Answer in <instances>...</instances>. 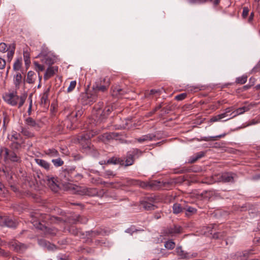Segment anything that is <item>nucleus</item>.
<instances>
[{"label": "nucleus", "mask_w": 260, "mask_h": 260, "mask_svg": "<svg viewBox=\"0 0 260 260\" xmlns=\"http://www.w3.org/2000/svg\"><path fill=\"white\" fill-rule=\"evenodd\" d=\"M31 218L30 221L34 226L42 231L45 235L54 236L57 233V230L56 229L49 228L45 224H42V222L45 223L50 222L52 223L56 221H60V217L51 216L47 214L41 213L38 212H35L31 213Z\"/></svg>", "instance_id": "f257e3e1"}, {"label": "nucleus", "mask_w": 260, "mask_h": 260, "mask_svg": "<svg viewBox=\"0 0 260 260\" xmlns=\"http://www.w3.org/2000/svg\"><path fill=\"white\" fill-rule=\"evenodd\" d=\"M26 98V93H23L19 96L17 95L16 91L5 92L3 95V99L7 104L12 106L18 105V108H20L23 105Z\"/></svg>", "instance_id": "f03ea898"}, {"label": "nucleus", "mask_w": 260, "mask_h": 260, "mask_svg": "<svg viewBox=\"0 0 260 260\" xmlns=\"http://www.w3.org/2000/svg\"><path fill=\"white\" fill-rule=\"evenodd\" d=\"M59 177L65 189H75L74 185L69 182L73 181L75 178V168L63 169L59 174Z\"/></svg>", "instance_id": "7ed1b4c3"}, {"label": "nucleus", "mask_w": 260, "mask_h": 260, "mask_svg": "<svg viewBox=\"0 0 260 260\" xmlns=\"http://www.w3.org/2000/svg\"><path fill=\"white\" fill-rule=\"evenodd\" d=\"M100 96V93L92 87L91 90L81 93L79 101L82 105H91L98 100Z\"/></svg>", "instance_id": "20e7f679"}, {"label": "nucleus", "mask_w": 260, "mask_h": 260, "mask_svg": "<svg viewBox=\"0 0 260 260\" xmlns=\"http://www.w3.org/2000/svg\"><path fill=\"white\" fill-rule=\"evenodd\" d=\"M101 104L100 103L98 104L99 107L96 108L97 110L95 111V113H94L95 120L99 122L104 121L113 110V106L111 105H107L104 109H102L100 107Z\"/></svg>", "instance_id": "39448f33"}, {"label": "nucleus", "mask_w": 260, "mask_h": 260, "mask_svg": "<svg viewBox=\"0 0 260 260\" xmlns=\"http://www.w3.org/2000/svg\"><path fill=\"white\" fill-rule=\"evenodd\" d=\"M237 178V175L230 172H224L221 174H218L212 177V180L206 182L208 184H212L216 181L222 182L224 183H234L235 179Z\"/></svg>", "instance_id": "423d86ee"}, {"label": "nucleus", "mask_w": 260, "mask_h": 260, "mask_svg": "<svg viewBox=\"0 0 260 260\" xmlns=\"http://www.w3.org/2000/svg\"><path fill=\"white\" fill-rule=\"evenodd\" d=\"M0 155L4 157L5 161L10 160L13 162L18 163L21 161V157L17 155L14 151L10 150L6 147L1 148Z\"/></svg>", "instance_id": "0eeeda50"}, {"label": "nucleus", "mask_w": 260, "mask_h": 260, "mask_svg": "<svg viewBox=\"0 0 260 260\" xmlns=\"http://www.w3.org/2000/svg\"><path fill=\"white\" fill-rule=\"evenodd\" d=\"M110 84V81L108 77H102L95 82L92 87L100 93V92H106L108 90Z\"/></svg>", "instance_id": "6e6552de"}, {"label": "nucleus", "mask_w": 260, "mask_h": 260, "mask_svg": "<svg viewBox=\"0 0 260 260\" xmlns=\"http://www.w3.org/2000/svg\"><path fill=\"white\" fill-rule=\"evenodd\" d=\"M183 232V229L178 224L164 228L160 233L161 236L173 237L181 234Z\"/></svg>", "instance_id": "1a4fd4ad"}, {"label": "nucleus", "mask_w": 260, "mask_h": 260, "mask_svg": "<svg viewBox=\"0 0 260 260\" xmlns=\"http://www.w3.org/2000/svg\"><path fill=\"white\" fill-rule=\"evenodd\" d=\"M143 151L138 148H133L126 153L125 164V167L129 166L134 164L135 159L139 158L143 154Z\"/></svg>", "instance_id": "9d476101"}, {"label": "nucleus", "mask_w": 260, "mask_h": 260, "mask_svg": "<svg viewBox=\"0 0 260 260\" xmlns=\"http://www.w3.org/2000/svg\"><path fill=\"white\" fill-rule=\"evenodd\" d=\"M93 135L90 132H87L81 134L78 137V140L82 148L85 149H91V144L90 141V138Z\"/></svg>", "instance_id": "9b49d317"}, {"label": "nucleus", "mask_w": 260, "mask_h": 260, "mask_svg": "<svg viewBox=\"0 0 260 260\" xmlns=\"http://www.w3.org/2000/svg\"><path fill=\"white\" fill-rule=\"evenodd\" d=\"M10 248L17 252L23 253L28 247L23 243H22L16 240H13L9 243Z\"/></svg>", "instance_id": "f8f14e48"}, {"label": "nucleus", "mask_w": 260, "mask_h": 260, "mask_svg": "<svg viewBox=\"0 0 260 260\" xmlns=\"http://www.w3.org/2000/svg\"><path fill=\"white\" fill-rule=\"evenodd\" d=\"M46 183L49 187L54 192H57L59 189L57 178L53 176H46Z\"/></svg>", "instance_id": "ddd939ff"}, {"label": "nucleus", "mask_w": 260, "mask_h": 260, "mask_svg": "<svg viewBox=\"0 0 260 260\" xmlns=\"http://www.w3.org/2000/svg\"><path fill=\"white\" fill-rule=\"evenodd\" d=\"M38 57H40L42 63H45L49 66H51L54 63V57L49 54H46L43 51H42L38 56Z\"/></svg>", "instance_id": "4468645a"}, {"label": "nucleus", "mask_w": 260, "mask_h": 260, "mask_svg": "<svg viewBox=\"0 0 260 260\" xmlns=\"http://www.w3.org/2000/svg\"><path fill=\"white\" fill-rule=\"evenodd\" d=\"M24 123L26 126L36 131H39L41 128L40 123L30 116L24 119Z\"/></svg>", "instance_id": "2eb2a0df"}, {"label": "nucleus", "mask_w": 260, "mask_h": 260, "mask_svg": "<svg viewBox=\"0 0 260 260\" xmlns=\"http://www.w3.org/2000/svg\"><path fill=\"white\" fill-rule=\"evenodd\" d=\"M152 201H149V199L142 201L140 203V206L146 211L154 210L157 208V206L153 203H151Z\"/></svg>", "instance_id": "dca6fc26"}, {"label": "nucleus", "mask_w": 260, "mask_h": 260, "mask_svg": "<svg viewBox=\"0 0 260 260\" xmlns=\"http://www.w3.org/2000/svg\"><path fill=\"white\" fill-rule=\"evenodd\" d=\"M88 220V219L86 217L79 215L73 216L69 219L70 223L72 224H76L77 223L85 224L87 222Z\"/></svg>", "instance_id": "f3484780"}, {"label": "nucleus", "mask_w": 260, "mask_h": 260, "mask_svg": "<svg viewBox=\"0 0 260 260\" xmlns=\"http://www.w3.org/2000/svg\"><path fill=\"white\" fill-rule=\"evenodd\" d=\"M176 252L178 255L181 256L182 258L189 259L192 257H195L197 255L196 253L191 254L184 251L181 247H177L176 248Z\"/></svg>", "instance_id": "a211bd4d"}, {"label": "nucleus", "mask_w": 260, "mask_h": 260, "mask_svg": "<svg viewBox=\"0 0 260 260\" xmlns=\"http://www.w3.org/2000/svg\"><path fill=\"white\" fill-rule=\"evenodd\" d=\"M69 232L73 235L75 236L78 237L80 238H84V234L80 229H78L74 225H71L69 227L68 229Z\"/></svg>", "instance_id": "6ab92c4d"}, {"label": "nucleus", "mask_w": 260, "mask_h": 260, "mask_svg": "<svg viewBox=\"0 0 260 260\" xmlns=\"http://www.w3.org/2000/svg\"><path fill=\"white\" fill-rule=\"evenodd\" d=\"M58 72L57 66H49L46 70L44 76L45 80H48L52 77L56 73Z\"/></svg>", "instance_id": "aec40b11"}, {"label": "nucleus", "mask_w": 260, "mask_h": 260, "mask_svg": "<svg viewBox=\"0 0 260 260\" xmlns=\"http://www.w3.org/2000/svg\"><path fill=\"white\" fill-rule=\"evenodd\" d=\"M10 142H22L24 143V141L20 133L16 131H12L11 135L8 137Z\"/></svg>", "instance_id": "412c9836"}, {"label": "nucleus", "mask_w": 260, "mask_h": 260, "mask_svg": "<svg viewBox=\"0 0 260 260\" xmlns=\"http://www.w3.org/2000/svg\"><path fill=\"white\" fill-rule=\"evenodd\" d=\"M166 183L157 180H152L148 182L149 187L153 189H159L165 187Z\"/></svg>", "instance_id": "4be33fe9"}, {"label": "nucleus", "mask_w": 260, "mask_h": 260, "mask_svg": "<svg viewBox=\"0 0 260 260\" xmlns=\"http://www.w3.org/2000/svg\"><path fill=\"white\" fill-rule=\"evenodd\" d=\"M83 113V110L81 109L71 113L69 118L72 123H75L77 122L78 119L80 117Z\"/></svg>", "instance_id": "5701e85b"}, {"label": "nucleus", "mask_w": 260, "mask_h": 260, "mask_svg": "<svg viewBox=\"0 0 260 260\" xmlns=\"http://www.w3.org/2000/svg\"><path fill=\"white\" fill-rule=\"evenodd\" d=\"M20 134L26 138H31L35 137V134L30 128L27 126H21L20 131Z\"/></svg>", "instance_id": "b1692460"}, {"label": "nucleus", "mask_w": 260, "mask_h": 260, "mask_svg": "<svg viewBox=\"0 0 260 260\" xmlns=\"http://www.w3.org/2000/svg\"><path fill=\"white\" fill-rule=\"evenodd\" d=\"M50 91V88H47L43 93L41 99L40 104L41 106L45 107L49 106V102L48 100V96Z\"/></svg>", "instance_id": "393cba45"}, {"label": "nucleus", "mask_w": 260, "mask_h": 260, "mask_svg": "<svg viewBox=\"0 0 260 260\" xmlns=\"http://www.w3.org/2000/svg\"><path fill=\"white\" fill-rule=\"evenodd\" d=\"M38 243L40 246L46 248L48 250H54L56 249L55 245L50 243L45 240L40 239L38 240Z\"/></svg>", "instance_id": "a878e982"}, {"label": "nucleus", "mask_w": 260, "mask_h": 260, "mask_svg": "<svg viewBox=\"0 0 260 260\" xmlns=\"http://www.w3.org/2000/svg\"><path fill=\"white\" fill-rule=\"evenodd\" d=\"M126 91L118 85L113 86L111 88V94L113 96H118L124 95Z\"/></svg>", "instance_id": "bb28decb"}, {"label": "nucleus", "mask_w": 260, "mask_h": 260, "mask_svg": "<svg viewBox=\"0 0 260 260\" xmlns=\"http://www.w3.org/2000/svg\"><path fill=\"white\" fill-rule=\"evenodd\" d=\"M156 136L153 134H148L146 135L142 136V137L136 139L137 142L142 143L146 141H150L155 140Z\"/></svg>", "instance_id": "cd10ccee"}, {"label": "nucleus", "mask_w": 260, "mask_h": 260, "mask_svg": "<svg viewBox=\"0 0 260 260\" xmlns=\"http://www.w3.org/2000/svg\"><path fill=\"white\" fill-rule=\"evenodd\" d=\"M35 160L36 164L42 168L44 169L46 171H49L50 170L51 165L47 161L40 158H36Z\"/></svg>", "instance_id": "c85d7f7f"}, {"label": "nucleus", "mask_w": 260, "mask_h": 260, "mask_svg": "<svg viewBox=\"0 0 260 260\" xmlns=\"http://www.w3.org/2000/svg\"><path fill=\"white\" fill-rule=\"evenodd\" d=\"M43 153L45 155L50 157H55L59 156L58 151L54 148H49L43 150Z\"/></svg>", "instance_id": "c756f323"}, {"label": "nucleus", "mask_w": 260, "mask_h": 260, "mask_svg": "<svg viewBox=\"0 0 260 260\" xmlns=\"http://www.w3.org/2000/svg\"><path fill=\"white\" fill-rule=\"evenodd\" d=\"M107 163L108 164H112V165L119 164L121 166H123V165H124V160L120 158L113 156L111 158H110L109 159H108L107 160Z\"/></svg>", "instance_id": "7c9ffc66"}, {"label": "nucleus", "mask_w": 260, "mask_h": 260, "mask_svg": "<svg viewBox=\"0 0 260 260\" xmlns=\"http://www.w3.org/2000/svg\"><path fill=\"white\" fill-rule=\"evenodd\" d=\"M101 235H103V233L101 230L90 231L86 232V236L91 238H94Z\"/></svg>", "instance_id": "2f4dec72"}, {"label": "nucleus", "mask_w": 260, "mask_h": 260, "mask_svg": "<svg viewBox=\"0 0 260 260\" xmlns=\"http://www.w3.org/2000/svg\"><path fill=\"white\" fill-rule=\"evenodd\" d=\"M205 152L204 151H200L196 153L194 155L190 157L189 162L190 163H194L198 159L204 156Z\"/></svg>", "instance_id": "473e14b6"}, {"label": "nucleus", "mask_w": 260, "mask_h": 260, "mask_svg": "<svg viewBox=\"0 0 260 260\" xmlns=\"http://www.w3.org/2000/svg\"><path fill=\"white\" fill-rule=\"evenodd\" d=\"M119 136V134L115 132L106 133L103 135V138L107 140L116 139Z\"/></svg>", "instance_id": "72a5a7b5"}, {"label": "nucleus", "mask_w": 260, "mask_h": 260, "mask_svg": "<svg viewBox=\"0 0 260 260\" xmlns=\"http://www.w3.org/2000/svg\"><path fill=\"white\" fill-rule=\"evenodd\" d=\"M22 77L20 73H17L15 76L14 79V84L16 88L18 89L22 82Z\"/></svg>", "instance_id": "f704fd0d"}, {"label": "nucleus", "mask_w": 260, "mask_h": 260, "mask_svg": "<svg viewBox=\"0 0 260 260\" xmlns=\"http://www.w3.org/2000/svg\"><path fill=\"white\" fill-rule=\"evenodd\" d=\"M23 143L22 142H11L9 147L11 149V150L16 151L21 148Z\"/></svg>", "instance_id": "c9c22d12"}, {"label": "nucleus", "mask_w": 260, "mask_h": 260, "mask_svg": "<svg viewBox=\"0 0 260 260\" xmlns=\"http://www.w3.org/2000/svg\"><path fill=\"white\" fill-rule=\"evenodd\" d=\"M184 209V207L179 203H175L173 206V211L174 214H178L182 212Z\"/></svg>", "instance_id": "e433bc0d"}, {"label": "nucleus", "mask_w": 260, "mask_h": 260, "mask_svg": "<svg viewBox=\"0 0 260 260\" xmlns=\"http://www.w3.org/2000/svg\"><path fill=\"white\" fill-rule=\"evenodd\" d=\"M225 135L226 134H223L216 136L204 137L202 138V140L205 141H216L218 139L223 138Z\"/></svg>", "instance_id": "4c0bfd02"}, {"label": "nucleus", "mask_w": 260, "mask_h": 260, "mask_svg": "<svg viewBox=\"0 0 260 260\" xmlns=\"http://www.w3.org/2000/svg\"><path fill=\"white\" fill-rule=\"evenodd\" d=\"M9 47L10 49L8 50V51H7V61L9 62H10L14 54L15 46L14 44H13L12 48H11L10 46Z\"/></svg>", "instance_id": "58836bf2"}, {"label": "nucleus", "mask_w": 260, "mask_h": 260, "mask_svg": "<svg viewBox=\"0 0 260 260\" xmlns=\"http://www.w3.org/2000/svg\"><path fill=\"white\" fill-rule=\"evenodd\" d=\"M22 67V58H18L13 64V70L15 71H18L20 70Z\"/></svg>", "instance_id": "ea45409f"}, {"label": "nucleus", "mask_w": 260, "mask_h": 260, "mask_svg": "<svg viewBox=\"0 0 260 260\" xmlns=\"http://www.w3.org/2000/svg\"><path fill=\"white\" fill-rule=\"evenodd\" d=\"M23 58L26 69H27L30 63V55L28 52L26 51H23Z\"/></svg>", "instance_id": "a19ab883"}, {"label": "nucleus", "mask_w": 260, "mask_h": 260, "mask_svg": "<svg viewBox=\"0 0 260 260\" xmlns=\"http://www.w3.org/2000/svg\"><path fill=\"white\" fill-rule=\"evenodd\" d=\"M184 210L186 211L185 214L187 216H190L192 214L196 213L197 211V210L196 208L190 206L184 207Z\"/></svg>", "instance_id": "79ce46f5"}, {"label": "nucleus", "mask_w": 260, "mask_h": 260, "mask_svg": "<svg viewBox=\"0 0 260 260\" xmlns=\"http://www.w3.org/2000/svg\"><path fill=\"white\" fill-rule=\"evenodd\" d=\"M100 175L105 178H110L111 177H114L115 176V174L112 170H108L102 173Z\"/></svg>", "instance_id": "37998d69"}, {"label": "nucleus", "mask_w": 260, "mask_h": 260, "mask_svg": "<svg viewBox=\"0 0 260 260\" xmlns=\"http://www.w3.org/2000/svg\"><path fill=\"white\" fill-rule=\"evenodd\" d=\"M17 225L16 223L11 218L7 217V220L5 222V226L9 228H15Z\"/></svg>", "instance_id": "c03bdc74"}, {"label": "nucleus", "mask_w": 260, "mask_h": 260, "mask_svg": "<svg viewBox=\"0 0 260 260\" xmlns=\"http://www.w3.org/2000/svg\"><path fill=\"white\" fill-rule=\"evenodd\" d=\"M51 161L55 167H61L64 164V161L59 156L57 158L53 159Z\"/></svg>", "instance_id": "a18cd8bd"}, {"label": "nucleus", "mask_w": 260, "mask_h": 260, "mask_svg": "<svg viewBox=\"0 0 260 260\" xmlns=\"http://www.w3.org/2000/svg\"><path fill=\"white\" fill-rule=\"evenodd\" d=\"M35 75V73L33 71H30L27 73V78H26V82L29 84L33 83L35 81L33 79V76Z\"/></svg>", "instance_id": "49530a36"}, {"label": "nucleus", "mask_w": 260, "mask_h": 260, "mask_svg": "<svg viewBox=\"0 0 260 260\" xmlns=\"http://www.w3.org/2000/svg\"><path fill=\"white\" fill-rule=\"evenodd\" d=\"M91 182L93 184L99 185V184H106V182L103 181V179L100 177L97 178H92L91 179Z\"/></svg>", "instance_id": "de8ad7c7"}, {"label": "nucleus", "mask_w": 260, "mask_h": 260, "mask_svg": "<svg viewBox=\"0 0 260 260\" xmlns=\"http://www.w3.org/2000/svg\"><path fill=\"white\" fill-rule=\"evenodd\" d=\"M213 0H188L190 4H204L208 2H212Z\"/></svg>", "instance_id": "09e8293b"}, {"label": "nucleus", "mask_w": 260, "mask_h": 260, "mask_svg": "<svg viewBox=\"0 0 260 260\" xmlns=\"http://www.w3.org/2000/svg\"><path fill=\"white\" fill-rule=\"evenodd\" d=\"M163 90V89H151L150 90V91H148L147 93H145L146 95V96H149V95H154L155 94H157L158 95H160L162 90Z\"/></svg>", "instance_id": "8fccbe9b"}, {"label": "nucleus", "mask_w": 260, "mask_h": 260, "mask_svg": "<svg viewBox=\"0 0 260 260\" xmlns=\"http://www.w3.org/2000/svg\"><path fill=\"white\" fill-rule=\"evenodd\" d=\"M247 76L243 75L236 78V82L238 84H243L247 81Z\"/></svg>", "instance_id": "3c124183"}, {"label": "nucleus", "mask_w": 260, "mask_h": 260, "mask_svg": "<svg viewBox=\"0 0 260 260\" xmlns=\"http://www.w3.org/2000/svg\"><path fill=\"white\" fill-rule=\"evenodd\" d=\"M252 253V250H251L248 251L245 250L243 252V254L239 256V257L242 260H247L249 255L251 254Z\"/></svg>", "instance_id": "603ef678"}, {"label": "nucleus", "mask_w": 260, "mask_h": 260, "mask_svg": "<svg viewBox=\"0 0 260 260\" xmlns=\"http://www.w3.org/2000/svg\"><path fill=\"white\" fill-rule=\"evenodd\" d=\"M175 246V243L172 240H169L165 244V247L168 249H173Z\"/></svg>", "instance_id": "864d4df0"}, {"label": "nucleus", "mask_w": 260, "mask_h": 260, "mask_svg": "<svg viewBox=\"0 0 260 260\" xmlns=\"http://www.w3.org/2000/svg\"><path fill=\"white\" fill-rule=\"evenodd\" d=\"M32 94L29 96L28 100L29 101V107L27 110V114L28 116H30L32 113Z\"/></svg>", "instance_id": "5fc2aeb1"}, {"label": "nucleus", "mask_w": 260, "mask_h": 260, "mask_svg": "<svg viewBox=\"0 0 260 260\" xmlns=\"http://www.w3.org/2000/svg\"><path fill=\"white\" fill-rule=\"evenodd\" d=\"M221 119H222V118H221L220 114H218V115H216L215 116H212L209 120V122L210 123H213V122L221 121Z\"/></svg>", "instance_id": "6e6d98bb"}, {"label": "nucleus", "mask_w": 260, "mask_h": 260, "mask_svg": "<svg viewBox=\"0 0 260 260\" xmlns=\"http://www.w3.org/2000/svg\"><path fill=\"white\" fill-rule=\"evenodd\" d=\"M172 110L173 107L170 104H167L165 107H163L162 109V111L164 112L165 114H168Z\"/></svg>", "instance_id": "4d7b16f0"}, {"label": "nucleus", "mask_w": 260, "mask_h": 260, "mask_svg": "<svg viewBox=\"0 0 260 260\" xmlns=\"http://www.w3.org/2000/svg\"><path fill=\"white\" fill-rule=\"evenodd\" d=\"M234 113H236V114L233 116H232L231 118H230L227 119L226 120H223V121H225L226 120H229V119H231V118H232L233 117H235L237 115H240V114H242L243 113H244V111H243L242 107H240V108H239L237 109H236L234 112Z\"/></svg>", "instance_id": "13d9d810"}, {"label": "nucleus", "mask_w": 260, "mask_h": 260, "mask_svg": "<svg viewBox=\"0 0 260 260\" xmlns=\"http://www.w3.org/2000/svg\"><path fill=\"white\" fill-rule=\"evenodd\" d=\"M249 12V8L247 7H244L243 8V11L242 13V17L243 19H246L248 16Z\"/></svg>", "instance_id": "bf43d9fd"}, {"label": "nucleus", "mask_w": 260, "mask_h": 260, "mask_svg": "<svg viewBox=\"0 0 260 260\" xmlns=\"http://www.w3.org/2000/svg\"><path fill=\"white\" fill-rule=\"evenodd\" d=\"M10 49L8 48L7 45L5 43H0V52H6Z\"/></svg>", "instance_id": "052dcab7"}, {"label": "nucleus", "mask_w": 260, "mask_h": 260, "mask_svg": "<svg viewBox=\"0 0 260 260\" xmlns=\"http://www.w3.org/2000/svg\"><path fill=\"white\" fill-rule=\"evenodd\" d=\"M76 86V81H72L70 82V85L67 89V91L68 92H70L72 91L75 88Z\"/></svg>", "instance_id": "680f3d73"}, {"label": "nucleus", "mask_w": 260, "mask_h": 260, "mask_svg": "<svg viewBox=\"0 0 260 260\" xmlns=\"http://www.w3.org/2000/svg\"><path fill=\"white\" fill-rule=\"evenodd\" d=\"M256 105L255 103H250L247 105L244 106L242 107L244 113L246 111H249L252 107H254Z\"/></svg>", "instance_id": "e2e57ef3"}, {"label": "nucleus", "mask_w": 260, "mask_h": 260, "mask_svg": "<svg viewBox=\"0 0 260 260\" xmlns=\"http://www.w3.org/2000/svg\"><path fill=\"white\" fill-rule=\"evenodd\" d=\"M36 68V71L38 72L43 71L45 68L43 65L39 64L38 62L35 61L34 62Z\"/></svg>", "instance_id": "0e129e2a"}, {"label": "nucleus", "mask_w": 260, "mask_h": 260, "mask_svg": "<svg viewBox=\"0 0 260 260\" xmlns=\"http://www.w3.org/2000/svg\"><path fill=\"white\" fill-rule=\"evenodd\" d=\"M187 96V93H182L181 94H179L178 95H177L175 97V99L177 101H182L185 99V98Z\"/></svg>", "instance_id": "69168bd1"}, {"label": "nucleus", "mask_w": 260, "mask_h": 260, "mask_svg": "<svg viewBox=\"0 0 260 260\" xmlns=\"http://www.w3.org/2000/svg\"><path fill=\"white\" fill-rule=\"evenodd\" d=\"M96 193L95 189L89 188L86 189V191L85 192V194L88 196H92L95 194Z\"/></svg>", "instance_id": "338daca9"}, {"label": "nucleus", "mask_w": 260, "mask_h": 260, "mask_svg": "<svg viewBox=\"0 0 260 260\" xmlns=\"http://www.w3.org/2000/svg\"><path fill=\"white\" fill-rule=\"evenodd\" d=\"M8 216L0 214V226H5V222Z\"/></svg>", "instance_id": "774afa93"}]
</instances>
